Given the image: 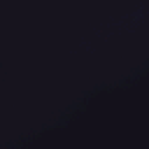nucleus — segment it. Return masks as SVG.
Segmentation results:
<instances>
[{"instance_id":"obj_1","label":"nucleus","mask_w":149,"mask_h":149,"mask_svg":"<svg viewBox=\"0 0 149 149\" xmlns=\"http://www.w3.org/2000/svg\"><path fill=\"white\" fill-rule=\"evenodd\" d=\"M104 85V84H103L102 85H101V86H103Z\"/></svg>"},{"instance_id":"obj_2","label":"nucleus","mask_w":149,"mask_h":149,"mask_svg":"<svg viewBox=\"0 0 149 149\" xmlns=\"http://www.w3.org/2000/svg\"><path fill=\"white\" fill-rule=\"evenodd\" d=\"M96 86H97V85H96Z\"/></svg>"}]
</instances>
